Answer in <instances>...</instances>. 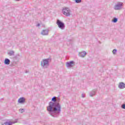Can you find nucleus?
Segmentation results:
<instances>
[{
  "mask_svg": "<svg viewBox=\"0 0 125 125\" xmlns=\"http://www.w3.org/2000/svg\"><path fill=\"white\" fill-rule=\"evenodd\" d=\"M52 101L49 103V106L47 107V110L52 117H58L61 112V105L59 103H56V97L55 96L52 98Z\"/></svg>",
  "mask_w": 125,
  "mask_h": 125,
  "instance_id": "obj_1",
  "label": "nucleus"
},
{
  "mask_svg": "<svg viewBox=\"0 0 125 125\" xmlns=\"http://www.w3.org/2000/svg\"><path fill=\"white\" fill-rule=\"evenodd\" d=\"M50 62H51V58L43 59L41 62V66L43 69H47L49 67Z\"/></svg>",
  "mask_w": 125,
  "mask_h": 125,
  "instance_id": "obj_2",
  "label": "nucleus"
},
{
  "mask_svg": "<svg viewBox=\"0 0 125 125\" xmlns=\"http://www.w3.org/2000/svg\"><path fill=\"white\" fill-rule=\"evenodd\" d=\"M62 13L65 16H70L71 15V10L68 7L63 8L62 9Z\"/></svg>",
  "mask_w": 125,
  "mask_h": 125,
  "instance_id": "obj_3",
  "label": "nucleus"
},
{
  "mask_svg": "<svg viewBox=\"0 0 125 125\" xmlns=\"http://www.w3.org/2000/svg\"><path fill=\"white\" fill-rule=\"evenodd\" d=\"M57 24L58 25L59 28L61 29V30H64V29H65V24L63 22L61 21L57 20Z\"/></svg>",
  "mask_w": 125,
  "mask_h": 125,
  "instance_id": "obj_4",
  "label": "nucleus"
},
{
  "mask_svg": "<svg viewBox=\"0 0 125 125\" xmlns=\"http://www.w3.org/2000/svg\"><path fill=\"white\" fill-rule=\"evenodd\" d=\"M123 6V2H118L117 4L114 6V9L115 10H120V9H122V7Z\"/></svg>",
  "mask_w": 125,
  "mask_h": 125,
  "instance_id": "obj_5",
  "label": "nucleus"
},
{
  "mask_svg": "<svg viewBox=\"0 0 125 125\" xmlns=\"http://www.w3.org/2000/svg\"><path fill=\"white\" fill-rule=\"evenodd\" d=\"M66 66L67 68H71V67H74V66H75V62L73 61L68 62L66 63Z\"/></svg>",
  "mask_w": 125,
  "mask_h": 125,
  "instance_id": "obj_6",
  "label": "nucleus"
},
{
  "mask_svg": "<svg viewBox=\"0 0 125 125\" xmlns=\"http://www.w3.org/2000/svg\"><path fill=\"white\" fill-rule=\"evenodd\" d=\"M48 32H49L48 29L42 30L41 32V35L42 36H48Z\"/></svg>",
  "mask_w": 125,
  "mask_h": 125,
  "instance_id": "obj_7",
  "label": "nucleus"
},
{
  "mask_svg": "<svg viewBox=\"0 0 125 125\" xmlns=\"http://www.w3.org/2000/svg\"><path fill=\"white\" fill-rule=\"evenodd\" d=\"M17 122V120H16L15 122H6L2 124V125H12L13 124H16Z\"/></svg>",
  "mask_w": 125,
  "mask_h": 125,
  "instance_id": "obj_8",
  "label": "nucleus"
},
{
  "mask_svg": "<svg viewBox=\"0 0 125 125\" xmlns=\"http://www.w3.org/2000/svg\"><path fill=\"white\" fill-rule=\"evenodd\" d=\"M119 88L120 89H123V88H125V84L123 82H121L119 83L118 85Z\"/></svg>",
  "mask_w": 125,
  "mask_h": 125,
  "instance_id": "obj_9",
  "label": "nucleus"
},
{
  "mask_svg": "<svg viewBox=\"0 0 125 125\" xmlns=\"http://www.w3.org/2000/svg\"><path fill=\"white\" fill-rule=\"evenodd\" d=\"M25 101H26V99H25V98H24V97L20 98L18 100L19 103H21V104L24 103Z\"/></svg>",
  "mask_w": 125,
  "mask_h": 125,
  "instance_id": "obj_10",
  "label": "nucleus"
},
{
  "mask_svg": "<svg viewBox=\"0 0 125 125\" xmlns=\"http://www.w3.org/2000/svg\"><path fill=\"white\" fill-rule=\"evenodd\" d=\"M86 55V52L85 51L81 52L79 53V56L80 57L83 58Z\"/></svg>",
  "mask_w": 125,
  "mask_h": 125,
  "instance_id": "obj_11",
  "label": "nucleus"
},
{
  "mask_svg": "<svg viewBox=\"0 0 125 125\" xmlns=\"http://www.w3.org/2000/svg\"><path fill=\"white\" fill-rule=\"evenodd\" d=\"M95 93H96V90H93L89 93V95L91 97H92L93 96H94V95H95Z\"/></svg>",
  "mask_w": 125,
  "mask_h": 125,
  "instance_id": "obj_12",
  "label": "nucleus"
},
{
  "mask_svg": "<svg viewBox=\"0 0 125 125\" xmlns=\"http://www.w3.org/2000/svg\"><path fill=\"white\" fill-rule=\"evenodd\" d=\"M4 63L5 65H9L10 64V60L8 59H5Z\"/></svg>",
  "mask_w": 125,
  "mask_h": 125,
  "instance_id": "obj_13",
  "label": "nucleus"
},
{
  "mask_svg": "<svg viewBox=\"0 0 125 125\" xmlns=\"http://www.w3.org/2000/svg\"><path fill=\"white\" fill-rule=\"evenodd\" d=\"M14 53H15L14 51L11 50L9 51V52L8 53V54L9 55V56H14Z\"/></svg>",
  "mask_w": 125,
  "mask_h": 125,
  "instance_id": "obj_14",
  "label": "nucleus"
},
{
  "mask_svg": "<svg viewBox=\"0 0 125 125\" xmlns=\"http://www.w3.org/2000/svg\"><path fill=\"white\" fill-rule=\"evenodd\" d=\"M112 22H113V23H117L118 22V18H114L112 20Z\"/></svg>",
  "mask_w": 125,
  "mask_h": 125,
  "instance_id": "obj_15",
  "label": "nucleus"
},
{
  "mask_svg": "<svg viewBox=\"0 0 125 125\" xmlns=\"http://www.w3.org/2000/svg\"><path fill=\"white\" fill-rule=\"evenodd\" d=\"M75 2L76 3H81V2H82V0H75Z\"/></svg>",
  "mask_w": 125,
  "mask_h": 125,
  "instance_id": "obj_16",
  "label": "nucleus"
},
{
  "mask_svg": "<svg viewBox=\"0 0 125 125\" xmlns=\"http://www.w3.org/2000/svg\"><path fill=\"white\" fill-rule=\"evenodd\" d=\"M56 102H57V103H58L60 101V98H56Z\"/></svg>",
  "mask_w": 125,
  "mask_h": 125,
  "instance_id": "obj_17",
  "label": "nucleus"
},
{
  "mask_svg": "<svg viewBox=\"0 0 125 125\" xmlns=\"http://www.w3.org/2000/svg\"><path fill=\"white\" fill-rule=\"evenodd\" d=\"M112 52L113 54H116V53H117V49H113Z\"/></svg>",
  "mask_w": 125,
  "mask_h": 125,
  "instance_id": "obj_18",
  "label": "nucleus"
},
{
  "mask_svg": "<svg viewBox=\"0 0 125 125\" xmlns=\"http://www.w3.org/2000/svg\"><path fill=\"white\" fill-rule=\"evenodd\" d=\"M24 111V109L21 108L20 109V112H21V113H23Z\"/></svg>",
  "mask_w": 125,
  "mask_h": 125,
  "instance_id": "obj_19",
  "label": "nucleus"
},
{
  "mask_svg": "<svg viewBox=\"0 0 125 125\" xmlns=\"http://www.w3.org/2000/svg\"><path fill=\"white\" fill-rule=\"evenodd\" d=\"M121 107L123 109H125V104H122Z\"/></svg>",
  "mask_w": 125,
  "mask_h": 125,
  "instance_id": "obj_20",
  "label": "nucleus"
},
{
  "mask_svg": "<svg viewBox=\"0 0 125 125\" xmlns=\"http://www.w3.org/2000/svg\"><path fill=\"white\" fill-rule=\"evenodd\" d=\"M82 97H83V98H84V97H85V95L84 94H82Z\"/></svg>",
  "mask_w": 125,
  "mask_h": 125,
  "instance_id": "obj_21",
  "label": "nucleus"
},
{
  "mask_svg": "<svg viewBox=\"0 0 125 125\" xmlns=\"http://www.w3.org/2000/svg\"><path fill=\"white\" fill-rule=\"evenodd\" d=\"M40 26H41V24H40V23H38V24L37 25V27H40Z\"/></svg>",
  "mask_w": 125,
  "mask_h": 125,
  "instance_id": "obj_22",
  "label": "nucleus"
},
{
  "mask_svg": "<svg viewBox=\"0 0 125 125\" xmlns=\"http://www.w3.org/2000/svg\"><path fill=\"white\" fill-rule=\"evenodd\" d=\"M18 56H19V55L16 56V58H17V57H18Z\"/></svg>",
  "mask_w": 125,
  "mask_h": 125,
  "instance_id": "obj_23",
  "label": "nucleus"
}]
</instances>
